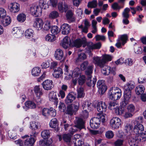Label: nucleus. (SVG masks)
<instances>
[{"instance_id": "f257e3e1", "label": "nucleus", "mask_w": 146, "mask_h": 146, "mask_svg": "<svg viewBox=\"0 0 146 146\" xmlns=\"http://www.w3.org/2000/svg\"><path fill=\"white\" fill-rule=\"evenodd\" d=\"M93 66H89L87 69L85 71V73L87 77L86 79V84L89 87H93L96 84V78L95 77L93 78V80H91V74L93 72Z\"/></svg>"}, {"instance_id": "f03ea898", "label": "nucleus", "mask_w": 146, "mask_h": 146, "mask_svg": "<svg viewBox=\"0 0 146 146\" xmlns=\"http://www.w3.org/2000/svg\"><path fill=\"white\" fill-rule=\"evenodd\" d=\"M121 95V91L119 88L116 90H110L109 93V98L113 100L119 99Z\"/></svg>"}, {"instance_id": "7ed1b4c3", "label": "nucleus", "mask_w": 146, "mask_h": 146, "mask_svg": "<svg viewBox=\"0 0 146 146\" xmlns=\"http://www.w3.org/2000/svg\"><path fill=\"white\" fill-rule=\"evenodd\" d=\"M30 11L32 15L35 17H37L41 15L42 11L41 8L37 5H33L30 7Z\"/></svg>"}, {"instance_id": "20e7f679", "label": "nucleus", "mask_w": 146, "mask_h": 146, "mask_svg": "<svg viewBox=\"0 0 146 146\" xmlns=\"http://www.w3.org/2000/svg\"><path fill=\"white\" fill-rule=\"evenodd\" d=\"M101 46V44L100 42H98L95 44H93L92 42H90L89 44L87 45V48H86V52L89 53L90 56H92V54L91 53L90 50L94 49H98L100 48Z\"/></svg>"}, {"instance_id": "39448f33", "label": "nucleus", "mask_w": 146, "mask_h": 146, "mask_svg": "<svg viewBox=\"0 0 146 146\" xmlns=\"http://www.w3.org/2000/svg\"><path fill=\"white\" fill-rule=\"evenodd\" d=\"M22 139H25L24 141L25 146H33L35 141V138L30 137L28 135H25L21 137Z\"/></svg>"}, {"instance_id": "423d86ee", "label": "nucleus", "mask_w": 146, "mask_h": 146, "mask_svg": "<svg viewBox=\"0 0 146 146\" xmlns=\"http://www.w3.org/2000/svg\"><path fill=\"white\" fill-rule=\"evenodd\" d=\"M82 107L84 110L83 113L86 116L88 115V111L92 110V103L89 101H87L84 102L82 104Z\"/></svg>"}, {"instance_id": "0eeeda50", "label": "nucleus", "mask_w": 146, "mask_h": 146, "mask_svg": "<svg viewBox=\"0 0 146 146\" xmlns=\"http://www.w3.org/2000/svg\"><path fill=\"white\" fill-rule=\"evenodd\" d=\"M97 86L99 89V92L101 94H103L107 90V87L103 80H99L97 84Z\"/></svg>"}, {"instance_id": "6e6552de", "label": "nucleus", "mask_w": 146, "mask_h": 146, "mask_svg": "<svg viewBox=\"0 0 146 146\" xmlns=\"http://www.w3.org/2000/svg\"><path fill=\"white\" fill-rule=\"evenodd\" d=\"M54 56L56 60H60V62H63L65 60L64 57V53L63 51L60 49H57L55 51Z\"/></svg>"}, {"instance_id": "1a4fd4ad", "label": "nucleus", "mask_w": 146, "mask_h": 146, "mask_svg": "<svg viewBox=\"0 0 146 146\" xmlns=\"http://www.w3.org/2000/svg\"><path fill=\"white\" fill-rule=\"evenodd\" d=\"M120 119L117 117H114L110 121V125L114 129L119 127L121 124Z\"/></svg>"}, {"instance_id": "9d476101", "label": "nucleus", "mask_w": 146, "mask_h": 146, "mask_svg": "<svg viewBox=\"0 0 146 146\" xmlns=\"http://www.w3.org/2000/svg\"><path fill=\"white\" fill-rule=\"evenodd\" d=\"M8 8L11 12L13 13H17L20 10V5L17 3H11L9 5Z\"/></svg>"}, {"instance_id": "9b49d317", "label": "nucleus", "mask_w": 146, "mask_h": 146, "mask_svg": "<svg viewBox=\"0 0 146 146\" xmlns=\"http://www.w3.org/2000/svg\"><path fill=\"white\" fill-rule=\"evenodd\" d=\"M62 46L65 49H67L69 46L73 47L72 42L70 38L67 36H66L63 39L61 43Z\"/></svg>"}, {"instance_id": "f8f14e48", "label": "nucleus", "mask_w": 146, "mask_h": 146, "mask_svg": "<svg viewBox=\"0 0 146 146\" xmlns=\"http://www.w3.org/2000/svg\"><path fill=\"white\" fill-rule=\"evenodd\" d=\"M74 127L77 128L79 130L85 128L84 122L83 120L80 118L76 117L74 121Z\"/></svg>"}, {"instance_id": "ddd939ff", "label": "nucleus", "mask_w": 146, "mask_h": 146, "mask_svg": "<svg viewBox=\"0 0 146 146\" xmlns=\"http://www.w3.org/2000/svg\"><path fill=\"white\" fill-rule=\"evenodd\" d=\"M100 124V119L97 117H94L90 121V125L93 129H96L99 127Z\"/></svg>"}, {"instance_id": "4468645a", "label": "nucleus", "mask_w": 146, "mask_h": 146, "mask_svg": "<svg viewBox=\"0 0 146 146\" xmlns=\"http://www.w3.org/2000/svg\"><path fill=\"white\" fill-rule=\"evenodd\" d=\"M43 20L40 18H36L34 23L33 27L38 31L40 30L43 27Z\"/></svg>"}, {"instance_id": "2eb2a0df", "label": "nucleus", "mask_w": 146, "mask_h": 146, "mask_svg": "<svg viewBox=\"0 0 146 146\" xmlns=\"http://www.w3.org/2000/svg\"><path fill=\"white\" fill-rule=\"evenodd\" d=\"M139 134H141V135L139 137V139L138 137V138L137 139L135 138V139L133 138L131 139V142L132 143L131 145H135L136 143H138L140 141H143L146 140V133L141 132Z\"/></svg>"}, {"instance_id": "dca6fc26", "label": "nucleus", "mask_w": 146, "mask_h": 146, "mask_svg": "<svg viewBox=\"0 0 146 146\" xmlns=\"http://www.w3.org/2000/svg\"><path fill=\"white\" fill-rule=\"evenodd\" d=\"M130 9L127 7L125 8L122 13V15L123 17L125 18L123 19V23L125 25H127L129 23V21L128 19L129 17V13L130 12Z\"/></svg>"}, {"instance_id": "f3484780", "label": "nucleus", "mask_w": 146, "mask_h": 146, "mask_svg": "<svg viewBox=\"0 0 146 146\" xmlns=\"http://www.w3.org/2000/svg\"><path fill=\"white\" fill-rule=\"evenodd\" d=\"M42 85L43 88L45 90H50L53 87V82L50 80H46L43 82Z\"/></svg>"}, {"instance_id": "a211bd4d", "label": "nucleus", "mask_w": 146, "mask_h": 146, "mask_svg": "<svg viewBox=\"0 0 146 146\" xmlns=\"http://www.w3.org/2000/svg\"><path fill=\"white\" fill-rule=\"evenodd\" d=\"M64 74L66 75V78L67 80H70L72 78L73 75V71L72 70H70L69 66L66 64H65L64 69Z\"/></svg>"}, {"instance_id": "6ab92c4d", "label": "nucleus", "mask_w": 146, "mask_h": 146, "mask_svg": "<svg viewBox=\"0 0 146 146\" xmlns=\"http://www.w3.org/2000/svg\"><path fill=\"white\" fill-rule=\"evenodd\" d=\"M97 110L100 113L105 112L107 110V107L106 103L103 102H98L97 106Z\"/></svg>"}, {"instance_id": "aec40b11", "label": "nucleus", "mask_w": 146, "mask_h": 146, "mask_svg": "<svg viewBox=\"0 0 146 146\" xmlns=\"http://www.w3.org/2000/svg\"><path fill=\"white\" fill-rule=\"evenodd\" d=\"M25 106H23V108L25 111H27L29 109L35 108L36 107L35 103L34 102L31 101L26 102L25 103Z\"/></svg>"}, {"instance_id": "412c9836", "label": "nucleus", "mask_w": 146, "mask_h": 146, "mask_svg": "<svg viewBox=\"0 0 146 146\" xmlns=\"http://www.w3.org/2000/svg\"><path fill=\"white\" fill-rule=\"evenodd\" d=\"M69 133L64 134L62 136L63 140L66 142L69 143L70 142L71 138L73 135V131L72 128L71 130H69Z\"/></svg>"}, {"instance_id": "4be33fe9", "label": "nucleus", "mask_w": 146, "mask_h": 146, "mask_svg": "<svg viewBox=\"0 0 146 146\" xmlns=\"http://www.w3.org/2000/svg\"><path fill=\"white\" fill-rule=\"evenodd\" d=\"M33 90L36 97H41L43 94L42 89L40 86H36L34 88Z\"/></svg>"}, {"instance_id": "5701e85b", "label": "nucleus", "mask_w": 146, "mask_h": 146, "mask_svg": "<svg viewBox=\"0 0 146 146\" xmlns=\"http://www.w3.org/2000/svg\"><path fill=\"white\" fill-rule=\"evenodd\" d=\"M93 62L94 64L100 67H102L104 65L102 59L100 57H94L93 58Z\"/></svg>"}, {"instance_id": "b1692460", "label": "nucleus", "mask_w": 146, "mask_h": 146, "mask_svg": "<svg viewBox=\"0 0 146 146\" xmlns=\"http://www.w3.org/2000/svg\"><path fill=\"white\" fill-rule=\"evenodd\" d=\"M144 130V127L143 125L140 123H137L134 126L133 131L136 134H138L141 133Z\"/></svg>"}, {"instance_id": "393cba45", "label": "nucleus", "mask_w": 146, "mask_h": 146, "mask_svg": "<svg viewBox=\"0 0 146 146\" xmlns=\"http://www.w3.org/2000/svg\"><path fill=\"white\" fill-rule=\"evenodd\" d=\"M70 31V26L67 24H64L61 27L62 33L64 35L68 34Z\"/></svg>"}, {"instance_id": "a878e982", "label": "nucleus", "mask_w": 146, "mask_h": 146, "mask_svg": "<svg viewBox=\"0 0 146 146\" xmlns=\"http://www.w3.org/2000/svg\"><path fill=\"white\" fill-rule=\"evenodd\" d=\"M48 97L50 101L54 102L57 105L58 99L55 93L53 91L50 92L48 94Z\"/></svg>"}, {"instance_id": "bb28decb", "label": "nucleus", "mask_w": 146, "mask_h": 146, "mask_svg": "<svg viewBox=\"0 0 146 146\" xmlns=\"http://www.w3.org/2000/svg\"><path fill=\"white\" fill-rule=\"evenodd\" d=\"M86 42V41L85 38L77 39L74 41V46L79 48L81 46L82 44H85Z\"/></svg>"}, {"instance_id": "cd10ccee", "label": "nucleus", "mask_w": 146, "mask_h": 146, "mask_svg": "<svg viewBox=\"0 0 146 146\" xmlns=\"http://www.w3.org/2000/svg\"><path fill=\"white\" fill-rule=\"evenodd\" d=\"M64 102L67 105L73 104V93L72 92L69 93L66 96Z\"/></svg>"}, {"instance_id": "c85d7f7f", "label": "nucleus", "mask_w": 146, "mask_h": 146, "mask_svg": "<svg viewBox=\"0 0 146 146\" xmlns=\"http://www.w3.org/2000/svg\"><path fill=\"white\" fill-rule=\"evenodd\" d=\"M63 73L62 69L60 67H58L54 69L52 74L54 77L58 78L61 76Z\"/></svg>"}, {"instance_id": "c756f323", "label": "nucleus", "mask_w": 146, "mask_h": 146, "mask_svg": "<svg viewBox=\"0 0 146 146\" xmlns=\"http://www.w3.org/2000/svg\"><path fill=\"white\" fill-rule=\"evenodd\" d=\"M12 33L15 37L19 38L21 37L23 34L22 31L19 28L15 27L13 28Z\"/></svg>"}, {"instance_id": "7c9ffc66", "label": "nucleus", "mask_w": 146, "mask_h": 146, "mask_svg": "<svg viewBox=\"0 0 146 146\" xmlns=\"http://www.w3.org/2000/svg\"><path fill=\"white\" fill-rule=\"evenodd\" d=\"M80 135H75L74 136V146H81L82 144V142L81 141L79 137Z\"/></svg>"}, {"instance_id": "2f4dec72", "label": "nucleus", "mask_w": 146, "mask_h": 146, "mask_svg": "<svg viewBox=\"0 0 146 146\" xmlns=\"http://www.w3.org/2000/svg\"><path fill=\"white\" fill-rule=\"evenodd\" d=\"M100 68H102V73L104 75H109L111 70V68L110 67L106 66L105 64H104L102 67Z\"/></svg>"}, {"instance_id": "473e14b6", "label": "nucleus", "mask_w": 146, "mask_h": 146, "mask_svg": "<svg viewBox=\"0 0 146 146\" xmlns=\"http://www.w3.org/2000/svg\"><path fill=\"white\" fill-rule=\"evenodd\" d=\"M35 33L33 30L31 29L27 30L25 32V36L27 38H33L34 35Z\"/></svg>"}, {"instance_id": "72a5a7b5", "label": "nucleus", "mask_w": 146, "mask_h": 146, "mask_svg": "<svg viewBox=\"0 0 146 146\" xmlns=\"http://www.w3.org/2000/svg\"><path fill=\"white\" fill-rule=\"evenodd\" d=\"M11 22V19L10 17L6 16L1 21L2 24L4 27H6L9 25Z\"/></svg>"}, {"instance_id": "f704fd0d", "label": "nucleus", "mask_w": 146, "mask_h": 146, "mask_svg": "<svg viewBox=\"0 0 146 146\" xmlns=\"http://www.w3.org/2000/svg\"><path fill=\"white\" fill-rule=\"evenodd\" d=\"M145 90L144 87L142 85H139L136 86L135 88V92L138 95L141 94L144 92Z\"/></svg>"}, {"instance_id": "c9c22d12", "label": "nucleus", "mask_w": 146, "mask_h": 146, "mask_svg": "<svg viewBox=\"0 0 146 146\" xmlns=\"http://www.w3.org/2000/svg\"><path fill=\"white\" fill-rule=\"evenodd\" d=\"M133 127L129 124H127L124 127V132L126 135H129L132 131Z\"/></svg>"}, {"instance_id": "e433bc0d", "label": "nucleus", "mask_w": 146, "mask_h": 146, "mask_svg": "<svg viewBox=\"0 0 146 146\" xmlns=\"http://www.w3.org/2000/svg\"><path fill=\"white\" fill-rule=\"evenodd\" d=\"M134 87V85L131 82L128 83L124 86V91L128 92H131V91Z\"/></svg>"}, {"instance_id": "4c0bfd02", "label": "nucleus", "mask_w": 146, "mask_h": 146, "mask_svg": "<svg viewBox=\"0 0 146 146\" xmlns=\"http://www.w3.org/2000/svg\"><path fill=\"white\" fill-rule=\"evenodd\" d=\"M41 70L38 67H35L31 70V74L34 76H37L39 75Z\"/></svg>"}, {"instance_id": "58836bf2", "label": "nucleus", "mask_w": 146, "mask_h": 146, "mask_svg": "<svg viewBox=\"0 0 146 146\" xmlns=\"http://www.w3.org/2000/svg\"><path fill=\"white\" fill-rule=\"evenodd\" d=\"M118 39L119 41H120L121 42L122 45H123L127 42L128 36L126 34L122 35L119 37Z\"/></svg>"}, {"instance_id": "ea45409f", "label": "nucleus", "mask_w": 146, "mask_h": 146, "mask_svg": "<svg viewBox=\"0 0 146 146\" xmlns=\"http://www.w3.org/2000/svg\"><path fill=\"white\" fill-rule=\"evenodd\" d=\"M112 56L108 54H105L102 56V59L104 62V64H105L106 62L111 61L112 59Z\"/></svg>"}, {"instance_id": "a19ab883", "label": "nucleus", "mask_w": 146, "mask_h": 146, "mask_svg": "<svg viewBox=\"0 0 146 146\" xmlns=\"http://www.w3.org/2000/svg\"><path fill=\"white\" fill-rule=\"evenodd\" d=\"M56 39L55 36L50 34L47 35L45 37V40L46 41L49 42H53Z\"/></svg>"}, {"instance_id": "79ce46f5", "label": "nucleus", "mask_w": 146, "mask_h": 146, "mask_svg": "<svg viewBox=\"0 0 146 146\" xmlns=\"http://www.w3.org/2000/svg\"><path fill=\"white\" fill-rule=\"evenodd\" d=\"M26 19V15L23 13L19 14L17 17V21L21 23L24 22L25 20Z\"/></svg>"}, {"instance_id": "37998d69", "label": "nucleus", "mask_w": 146, "mask_h": 146, "mask_svg": "<svg viewBox=\"0 0 146 146\" xmlns=\"http://www.w3.org/2000/svg\"><path fill=\"white\" fill-rule=\"evenodd\" d=\"M49 125L50 127L52 128H55L58 126L57 119L55 118L52 119Z\"/></svg>"}, {"instance_id": "c03bdc74", "label": "nucleus", "mask_w": 146, "mask_h": 146, "mask_svg": "<svg viewBox=\"0 0 146 146\" xmlns=\"http://www.w3.org/2000/svg\"><path fill=\"white\" fill-rule=\"evenodd\" d=\"M50 131L48 130H44L41 133V135L44 139L48 138L50 136Z\"/></svg>"}, {"instance_id": "a18cd8bd", "label": "nucleus", "mask_w": 146, "mask_h": 146, "mask_svg": "<svg viewBox=\"0 0 146 146\" xmlns=\"http://www.w3.org/2000/svg\"><path fill=\"white\" fill-rule=\"evenodd\" d=\"M52 142V140L51 139L47 140L46 141L40 140V146H49Z\"/></svg>"}, {"instance_id": "49530a36", "label": "nucleus", "mask_w": 146, "mask_h": 146, "mask_svg": "<svg viewBox=\"0 0 146 146\" xmlns=\"http://www.w3.org/2000/svg\"><path fill=\"white\" fill-rule=\"evenodd\" d=\"M59 14L56 11H54L51 12L48 15L49 18L51 19H53L58 17Z\"/></svg>"}, {"instance_id": "de8ad7c7", "label": "nucleus", "mask_w": 146, "mask_h": 146, "mask_svg": "<svg viewBox=\"0 0 146 146\" xmlns=\"http://www.w3.org/2000/svg\"><path fill=\"white\" fill-rule=\"evenodd\" d=\"M78 92V98H82L84 96V89L80 87L77 89Z\"/></svg>"}, {"instance_id": "09e8293b", "label": "nucleus", "mask_w": 146, "mask_h": 146, "mask_svg": "<svg viewBox=\"0 0 146 146\" xmlns=\"http://www.w3.org/2000/svg\"><path fill=\"white\" fill-rule=\"evenodd\" d=\"M40 124L38 122H32L30 123V127L32 129L35 130L39 126Z\"/></svg>"}, {"instance_id": "8fccbe9b", "label": "nucleus", "mask_w": 146, "mask_h": 146, "mask_svg": "<svg viewBox=\"0 0 146 146\" xmlns=\"http://www.w3.org/2000/svg\"><path fill=\"white\" fill-rule=\"evenodd\" d=\"M106 115L103 113H98L97 114V117L100 119V122L101 121L102 123H104L106 121Z\"/></svg>"}, {"instance_id": "3c124183", "label": "nucleus", "mask_w": 146, "mask_h": 146, "mask_svg": "<svg viewBox=\"0 0 146 146\" xmlns=\"http://www.w3.org/2000/svg\"><path fill=\"white\" fill-rule=\"evenodd\" d=\"M49 109L44 108L41 111V113L43 116L46 118L49 117Z\"/></svg>"}, {"instance_id": "603ef678", "label": "nucleus", "mask_w": 146, "mask_h": 146, "mask_svg": "<svg viewBox=\"0 0 146 146\" xmlns=\"http://www.w3.org/2000/svg\"><path fill=\"white\" fill-rule=\"evenodd\" d=\"M97 6V1L96 0H94L92 1L88 2V7L90 8H95Z\"/></svg>"}, {"instance_id": "864d4df0", "label": "nucleus", "mask_w": 146, "mask_h": 146, "mask_svg": "<svg viewBox=\"0 0 146 146\" xmlns=\"http://www.w3.org/2000/svg\"><path fill=\"white\" fill-rule=\"evenodd\" d=\"M86 80V77L84 75L81 76L78 79V83L79 85H83L85 83Z\"/></svg>"}, {"instance_id": "5fc2aeb1", "label": "nucleus", "mask_w": 146, "mask_h": 146, "mask_svg": "<svg viewBox=\"0 0 146 146\" xmlns=\"http://www.w3.org/2000/svg\"><path fill=\"white\" fill-rule=\"evenodd\" d=\"M51 32L53 34L56 35L59 32V29L57 26H54L51 28Z\"/></svg>"}, {"instance_id": "6e6d98bb", "label": "nucleus", "mask_w": 146, "mask_h": 146, "mask_svg": "<svg viewBox=\"0 0 146 146\" xmlns=\"http://www.w3.org/2000/svg\"><path fill=\"white\" fill-rule=\"evenodd\" d=\"M68 106L67 107L66 112L68 114L72 115L73 114V104L67 105Z\"/></svg>"}, {"instance_id": "4d7b16f0", "label": "nucleus", "mask_w": 146, "mask_h": 146, "mask_svg": "<svg viewBox=\"0 0 146 146\" xmlns=\"http://www.w3.org/2000/svg\"><path fill=\"white\" fill-rule=\"evenodd\" d=\"M8 135L11 139H15L17 138L16 133L14 130L9 131L8 132Z\"/></svg>"}, {"instance_id": "13d9d810", "label": "nucleus", "mask_w": 146, "mask_h": 146, "mask_svg": "<svg viewBox=\"0 0 146 146\" xmlns=\"http://www.w3.org/2000/svg\"><path fill=\"white\" fill-rule=\"evenodd\" d=\"M89 64V62L88 61H84L80 65V69L81 70L83 71L87 69L88 66Z\"/></svg>"}, {"instance_id": "bf43d9fd", "label": "nucleus", "mask_w": 146, "mask_h": 146, "mask_svg": "<svg viewBox=\"0 0 146 146\" xmlns=\"http://www.w3.org/2000/svg\"><path fill=\"white\" fill-rule=\"evenodd\" d=\"M7 15L6 10L3 8L0 7V19H3Z\"/></svg>"}, {"instance_id": "052dcab7", "label": "nucleus", "mask_w": 146, "mask_h": 146, "mask_svg": "<svg viewBox=\"0 0 146 146\" xmlns=\"http://www.w3.org/2000/svg\"><path fill=\"white\" fill-rule=\"evenodd\" d=\"M131 92L124 91V99L129 101L131 97Z\"/></svg>"}, {"instance_id": "680f3d73", "label": "nucleus", "mask_w": 146, "mask_h": 146, "mask_svg": "<svg viewBox=\"0 0 146 146\" xmlns=\"http://www.w3.org/2000/svg\"><path fill=\"white\" fill-rule=\"evenodd\" d=\"M49 117L51 116L55 117L56 114V110L52 108H49Z\"/></svg>"}, {"instance_id": "e2e57ef3", "label": "nucleus", "mask_w": 146, "mask_h": 146, "mask_svg": "<svg viewBox=\"0 0 146 146\" xmlns=\"http://www.w3.org/2000/svg\"><path fill=\"white\" fill-rule=\"evenodd\" d=\"M80 104L78 102H75L74 104V114H75L76 112L79 110Z\"/></svg>"}, {"instance_id": "0e129e2a", "label": "nucleus", "mask_w": 146, "mask_h": 146, "mask_svg": "<svg viewBox=\"0 0 146 146\" xmlns=\"http://www.w3.org/2000/svg\"><path fill=\"white\" fill-rule=\"evenodd\" d=\"M106 137L108 139L112 138L114 136V134L111 131H108L106 133Z\"/></svg>"}, {"instance_id": "69168bd1", "label": "nucleus", "mask_w": 146, "mask_h": 146, "mask_svg": "<svg viewBox=\"0 0 146 146\" xmlns=\"http://www.w3.org/2000/svg\"><path fill=\"white\" fill-rule=\"evenodd\" d=\"M115 111L116 113L117 114L121 115L124 112V108L121 107L116 109Z\"/></svg>"}, {"instance_id": "338daca9", "label": "nucleus", "mask_w": 146, "mask_h": 146, "mask_svg": "<svg viewBox=\"0 0 146 146\" xmlns=\"http://www.w3.org/2000/svg\"><path fill=\"white\" fill-rule=\"evenodd\" d=\"M123 141L121 139H118L116 141L113 143L114 146H122Z\"/></svg>"}, {"instance_id": "774afa93", "label": "nucleus", "mask_w": 146, "mask_h": 146, "mask_svg": "<svg viewBox=\"0 0 146 146\" xmlns=\"http://www.w3.org/2000/svg\"><path fill=\"white\" fill-rule=\"evenodd\" d=\"M127 109L128 112L133 113L135 110V107L133 105L131 104L127 106Z\"/></svg>"}]
</instances>
